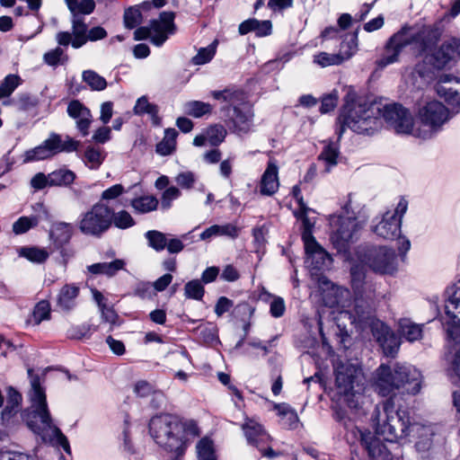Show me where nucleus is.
<instances>
[{
    "label": "nucleus",
    "mask_w": 460,
    "mask_h": 460,
    "mask_svg": "<svg viewBox=\"0 0 460 460\" xmlns=\"http://www.w3.org/2000/svg\"><path fill=\"white\" fill-rule=\"evenodd\" d=\"M305 263L313 275L328 268L332 263L331 255L316 242L305 243Z\"/></svg>",
    "instance_id": "23"
},
{
    "label": "nucleus",
    "mask_w": 460,
    "mask_h": 460,
    "mask_svg": "<svg viewBox=\"0 0 460 460\" xmlns=\"http://www.w3.org/2000/svg\"><path fill=\"white\" fill-rule=\"evenodd\" d=\"M396 254L385 246L367 249L360 253V261L370 270L379 274L393 275L397 270Z\"/></svg>",
    "instance_id": "15"
},
{
    "label": "nucleus",
    "mask_w": 460,
    "mask_h": 460,
    "mask_svg": "<svg viewBox=\"0 0 460 460\" xmlns=\"http://www.w3.org/2000/svg\"><path fill=\"white\" fill-rule=\"evenodd\" d=\"M349 295L348 288L332 285L330 289L323 292V302L330 308H344L348 305Z\"/></svg>",
    "instance_id": "30"
},
{
    "label": "nucleus",
    "mask_w": 460,
    "mask_h": 460,
    "mask_svg": "<svg viewBox=\"0 0 460 460\" xmlns=\"http://www.w3.org/2000/svg\"><path fill=\"white\" fill-rule=\"evenodd\" d=\"M145 237L148 242V245L156 252H161L166 247V234L160 231L149 230L145 234Z\"/></svg>",
    "instance_id": "53"
},
{
    "label": "nucleus",
    "mask_w": 460,
    "mask_h": 460,
    "mask_svg": "<svg viewBox=\"0 0 460 460\" xmlns=\"http://www.w3.org/2000/svg\"><path fill=\"white\" fill-rule=\"evenodd\" d=\"M456 284L448 287L445 292V315L442 317L446 330V347L444 354L445 370L450 382L458 385L460 382V320L458 305L460 296H457Z\"/></svg>",
    "instance_id": "2"
},
{
    "label": "nucleus",
    "mask_w": 460,
    "mask_h": 460,
    "mask_svg": "<svg viewBox=\"0 0 460 460\" xmlns=\"http://www.w3.org/2000/svg\"><path fill=\"white\" fill-rule=\"evenodd\" d=\"M366 264H353L350 269L351 288L354 292V308L350 311H341V318H348L352 325L364 327L373 322V310L376 302V288L371 282L366 281Z\"/></svg>",
    "instance_id": "6"
},
{
    "label": "nucleus",
    "mask_w": 460,
    "mask_h": 460,
    "mask_svg": "<svg viewBox=\"0 0 460 460\" xmlns=\"http://www.w3.org/2000/svg\"><path fill=\"white\" fill-rule=\"evenodd\" d=\"M79 142L69 136L62 137L57 133H51L43 143L34 148L27 150L23 155V162L31 163L48 159L58 153L74 152L77 149Z\"/></svg>",
    "instance_id": "13"
},
{
    "label": "nucleus",
    "mask_w": 460,
    "mask_h": 460,
    "mask_svg": "<svg viewBox=\"0 0 460 460\" xmlns=\"http://www.w3.org/2000/svg\"><path fill=\"white\" fill-rule=\"evenodd\" d=\"M272 25L270 21H259L252 18L240 23L238 31L240 35L254 32L257 37H265L271 33Z\"/></svg>",
    "instance_id": "32"
},
{
    "label": "nucleus",
    "mask_w": 460,
    "mask_h": 460,
    "mask_svg": "<svg viewBox=\"0 0 460 460\" xmlns=\"http://www.w3.org/2000/svg\"><path fill=\"white\" fill-rule=\"evenodd\" d=\"M40 220V215L21 217L13 224V232L15 234H22L30 229L36 227Z\"/></svg>",
    "instance_id": "46"
},
{
    "label": "nucleus",
    "mask_w": 460,
    "mask_h": 460,
    "mask_svg": "<svg viewBox=\"0 0 460 460\" xmlns=\"http://www.w3.org/2000/svg\"><path fill=\"white\" fill-rule=\"evenodd\" d=\"M104 155L96 147H87L84 152V163L92 170L98 169L104 160Z\"/></svg>",
    "instance_id": "55"
},
{
    "label": "nucleus",
    "mask_w": 460,
    "mask_h": 460,
    "mask_svg": "<svg viewBox=\"0 0 460 460\" xmlns=\"http://www.w3.org/2000/svg\"><path fill=\"white\" fill-rule=\"evenodd\" d=\"M125 266L123 260L116 259L111 262H99L87 267V270L92 274H103L108 277H112L118 271L122 270Z\"/></svg>",
    "instance_id": "38"
},
{
    "label": "nucleus",
    "mask_w": 460,
    "mask_h": 460,
    "mask_svg": "<svg viewBox=\"0 0 460 460\" xmlns=\"http://www.w3.org/2000/svg\"><path fill=\"white\" fill-rule=\"evenodd\" d=\"M18 254L34 263H42L49 258V254L45 248L36 246H23L19 248Z\"/></svg>",
    "instance_id": "42"
},
{
    "label": "nucleus",
    "mask_w": 460,
    "mask_h": 460,
    "mask_svg": "<svg viewBox=\"0 0 460 460\" xmlns=\"http://www.w3.org/2000/svg\"><path fill=\"white\" fill-rule=\"evenodd\" d=\"M133 295L141 299H152L155 296V292L151 283L139 282L136 285Z\"/></svg>",
    "instance_id": "64"
},
{
    "label": "nucleus",
    "mask_w": 460,
    "mask_h": 460,
    "mask_svg": "<svg viewBox=\"0 0 460 460\" xmlns=\"http://www.w3.org/2000/svg\"><path fill=\"white\" fill-rule=\"evenodd\" d=\"M335 384L339 394L351 409L358 408L364 391V376L359 367L346 362L335 367Z\"/></svg>",
    "instance_id": "9"
},
{
    "label": "nucleus",
    "mask_w": 460,
    "mask_h": 460,
    "mask_svg": "<svg viewBox=\"0 0 460 460\" xmlns=\"http://www.w3.org/2000/svg\"><path fill=\"white\" fill-rule=\"evenodd\" d=\"M44 62L53 67L58 65H64L67 62L68 57L65 54V50L60 47H57L46 52L43 56Z\"/></svg>",
    "instance_id": "52"
},
{
    "label": "nucleus",
    "mask_w": 460,
    "mask_h": 460,
    "mask_svg": "<svg viewBox=\"0 0 460 460\" xmlns=\"http://www.w3.org/2000/svg\"><path fill=\"white\" fill-rule=\"evenodd\" d=\"M450 119L449 110L440 102L431 101L421 106L413 122V137L429 139L437 135Z\"/></svg>",
    "instance_id": "10"
},
{
    "label": "nucleus",
    "mask_w": 460,
    "mask_h": 460,
    "mask_svg": "<svg viewBox=\"0 0 460 460\" xmlns=\"http://www.w3.org/2000/svg\"><path fill=\"white\" fill-rule=\"evenodd\" d=\"M184 111L186 114L194 118H200L212 111V106L208 102L200 101H190L184 104Z\"/></svg>",
    "instance_id": "48"
},
{
    "label": "nucleus",
    "mask_w": 460,
    "mask_h": 460,
    "mask_svg": "<svg viewBox=\"0 0 460 460\" xmlns=\"http://www.w3.org/2000/svg\"><path fill=\"white\" fill-rule=\"evenodd\" d=\"M211 96L217 101H222L228 103L226 109V112L236 106H243L248 103L246 93L234 86L227 87L222 91H212Z\"/></svg>",
    "instance_id": "27"
},
{
    "label": "nucleus",
    "mask_w": 460,
    "mask_h": 460,
    "mask_svg": "<svg viewBox=\"0 0 460 460\" xmlns=\"http://www.w3.org/2000/svg\"><path fill=\"white\" fill-rule=\"evenodd\" d=\"M411 433L417 435L418 440L415 443V447L418 452L426 453L431 448L434 436L432 427L416 423L412 426Z\"/></svg>",
    "instance_id": "34"
},
{
    "label": "nucleus",
    "mask_w": 460,
    "mask_h": 460,
    "mask_svg": "<svg viewBox=\"0 0 460 460\" xmlns=\"http://www.w3.org/2000/svg\"><path fill=\"white\" fill-rule=\"evenodd\" d=\"M133 112L137 116H143L146 114L150 117L154 126L161 125L162 119L158 115L159 107L155 103H151L146 96H141L137 100L133 108Z\"/></svg>",
    "instance_id": "33"
},
{
    "label": "nucleus",
    "mask_w": 460,
    "mask_h": 460,
    "mask_svg": "<svg viewBox=\"0 0 460 460\" xmlns=\"http://www.w3.org/2000/svg\"><path fill=\"white\" fill-rule=\"evenodd\" d=\"M22 402V395L13 387L7 390V401L4 409L2 411V420L4 421L9 420L13 413H16L19 410L20 403Z\"/></svg>",
    "instance_id": "41"
},
{
    "label": "nucleus",
    "mask_w": 460,
    "mask_h": 460,
    "mask_svg": "<svg viewBox=\"0 0 460 460\" xmlns=\"http://www.w3.org/2000/svg\"><path fill=\"white\" fill-rule=\"evenodd\" d=\"M82 77L92 91H102L107 87L106 79L93 70L84 71Z\"/></svg>",
    "instance_id": "50"
},
{
    "label": "nucleus",
    "mask_w": 460,
    "mask_h": 460,
    "mask_svg": "<svg viewBox=\"0 0 460 460\" xmlns=\"http://www.w3.org/2000/svg\"><path fill=\"white\" fill-rule=\"evenodd\" d=\"M421 28H429L438 32V37L430 49L425 53H418V57L423 58L424 62L436 69H442L445 67L455 55V49L452 44L445 43L440 48L437 49V44L441 36V31L438 26H422Z\"/></svg>",
    "instance_id": "18"
},
{
    "label": "nucleus",
    "mask_w": 460,
    "mask_h": 460,
    "mask_svg": "<svg viewBox=\"0 0 460 460\" xmlns=\"http://www.w3.org/2000/svg\"><path fill=\"white\" fill-rule=\"evenodd\" d=\"M110 206L96 202L88 210L80 214L77 226L80 232L87 236L100 238L111 228Z\"/></svg>",
    "instance_id": "11"
},
{
    "label": "nucleus",
    "mask_w": 460,
    "mask_h": 460,
    "mask_svg": "<svg viewBox=\"0 0 460 460\" xmlns=\"http://www.w3.org/2000/svg\"><path fill=\"white\" fill-rule=\"evenodd\" d=\"M421 381V374L414 367L396 364L392 370L382 364L375 372L373 387L381 396H388L395 391L416 394L420 390Z\"/></svg>",
    "instance_id": "7"
},
{
    "label": "nucleus",
    "mask_w": 460,
    "mask_h": 460,
    "mask_svg": "<svg viewBox=\"0 0 460 460\" xmlns=\"http://www.w3.org/2000/svg\"><path fill=\"white\" fill-rule=\"evenodd\" d=\"M240 228L232 223L225 225H213L205 229L199 235L200 240L209 241L214 237L226 236L232 239L239 235Z\"/></svg>",
    "instance_id": "31"
},
{
    "label": "nucleus",
    "mask_w": 460,
    "mask_h": 460,
    "mask_svg": "<svg viewBox=\"0 0 460 460\" xmlns=\"http://www.w3.org/2000/svg\"><path fill=\"white\" fill-rule=\"evenodd\" d=\"M142 14L138 8L130 7L124 13V24L128 29H134L141 23Z\"/></svg>",
    "instance_id": "62"
},
{
    "label": "nucleus",
    "mask_w": 460,
    "mask_h": 460,
    "mask_svg": "<svg viewBox=\"0 0 460 460\" xmlns=\"http://www.w3.org/2000/svg\"><path fill=\"white\" fill-rule=\"evenodd\" d=\"M125 192H127V190L122 184H114L102 192L99 202H103L110 206L111 201L116 200Z\"/></svg>",
    "instance_id": "59"
},
{
    "label": "nucleus",
    "mask_w": 460,
    "mask_h": 460,
    "mask_svg": "<svg viewBox=\"0 0 460 460\" xmlns=\"http://www.w3.org/2000/svg\"><path fill=\"white\" fill-rule=\"evenodd\" d=\"M204 287L198 279L189 281L184 288V293L187 298L200 300L204 296Z\"/></svg>",
    "instance_id": "61"
},
{
    "label": "nucleus",
    "mask_w": 460,
    "mask_h": 460,
    "mask_svg": "<svg viewBox=\"0 0 460 460\" xmlns=\"http://www.w3.org/2000/svg\"><path fill=\"white\" fill-rule=\"evenodd\" d=\"M173 12H163L158 19L152 20L149 26L137 28L134 32L136 40L150 39L156 47H161L176 31Z\"/></svg>",
    "instance_id": "12"
},
{
    "label": "nucleus",
    "mask_w": 460,
    "mask_h": 460,
    "mask_svg": "<svg viewBox=\"0 0 460 460\" xmlns=\"http://www.w3.org/2000/svg\"><path fill=\"white\" fill-rule=\"evenodd\" d=\"M410 412L405 410H394V404L388 399L375 406L371 422L378 436L390 443L406 439L416 422L411 420Z\"/></svg>",
    "instance_id": "8"
},
{
    "label": "nucleus",
    "mask_w": 460,
    "mask_h": 460,
    "mask_svg": "<svg viewBox=\"0 0 460 460\" xmlns=\"http://www.w3.org/2000/svg\"><path fill=\"white\" fill-rule=\"evenodd\" d=\"M74 234V226L70 223L58 221L51 225L49 239L57 248L68 243Z\"/></svg>",
    "instance_id": "29"
},
{
    "label": "nucleus",
    "mask_w": 460,
    "mask_h": 460,
    "mask_svg": "<svg viewBox=\"0 0 460 460\" xmlns=\"http://www.w3.org/2000/svg\"><path fill=\"white\" fill-rule=\"evenodd\" d=\"M80 288L75 284L64 285L57 296V307L58 310L68 313L77 305V297Z\"/></svg>",
    "instance_id": "28"
},
{
    "label": "nucleus",
    "mask_w": 460,
    "mask_h": 460,
    "mask_svg": "<svg viewBox=\"0 0 460 460\" xmlns=\"http://www.w3.org/2000/svg\"><path fill=\"white\" fill-rule=\"evenodd\" d=\"M241 428L244 433L247 442L250 445L256 447L263 456L273 458L277 454L272 448L269 447L264 449L261 447V444H266L270 436L266 433L261 424L257 422L253 419L245 417L244 422L241 425Z\"/></svg>",
    "instance_id": "21"
},
{
    "label": "nucleus",
    "mask_w": 460,
    "mask_h": 460,
    "mask_svg": "<svg viewBox=\"0 0 460 460\" xmlns=\"http://www.w3.org/2000/svg\"><path fill=\"white\" fill-rule=\"evenodd\" d=\"M279 187V167L274 161L270 160L266 170L261 175L260 193L264 196H271L278 191Z\"/></svg>",
    "instance_id": "26"
},
{
    "label": "nucleus",
    "mask_w": 460,
    "mask_h": 460,
    "mask_svg": "<svg viewBox=\"0 0 460 460\" xmlns=\"http://www.w3.org/2000/svg\"><path fill=\"white\" fill-rule=\"evenodd\" d=\"M226 134L225 127L219 124L209 127L206 131L208 141L212 146H217L223 143Z\"/></svg>",
    "instance_id": "57"
},
{
    "label": "nucleus",
    "mask_w": 460,
    "mask_h": 460,
    "mask_svg": "<svg viewBox=\"0 0 460 460\" xmlns=\"http://www.w3.org/2000/svg\"><path fill=\"white\" fill-rule=\"evenodd\" d=\"M181 196V191L178 188L172 186L167 188L161 197V207L163 209H169L172 202Z\"/></svg>",
    "instance_id": "63"
},
{
    "label": "nucleus",
    "mask_w": 460,
    "mask_h": 460,
    "mask_svg": "<svg viewBox=\"0 0 460 460\" xmlns=\"http://www.w3.org/2000/svg\"><path fill=\"white\" fill-rule=\"evenodd\" d=\"M82 15L72 13V32L59 31L57 33L56 40L59 46L67 47L71 44L74 49H79L87 43L88 26Z\"/></svg>",
    "instance_id": "19"
},
{
    "label": "nucleus",
    "mask_w": 460,
    "mask_h": 460,
    "mask_svg": "<svg viewBox=\"0 0 460 460\" xmlns=\"http://www.w3.org/2000/svg\"><path fill=\"white\" fill-rule=\"evenodd\" d=\"M28 374L31 377V390L29 399L31 402V412L25 416L27 426L35 434L45 438L47 433L57 439V442L67 453H71L69 442L61 430L53 423L52 418L47 403L45 388L41 386L40 377L32 375V370L29 369Z\"/></svg>",
    "instance_id": "3"
},
{
    "label": "nucleus",
    "mask_w": 460,
    "mask_h": 460,
    "mask_svg": "<svg viewBox=\"0 0 460 460\" xmlns=\"http://www.w3.org/2000/svg\"><path fill=\"white\" fill-rule=\"evenodd\" d=\"M177 136L174 128H166L164 138L156 145V153L164 156L172 155L176 147Z\"/></svg>",
    "instance_id": "40"
},
{
    "label": "nucleus",
    "mask_w": 460,
    "mask_h": 460,
    "mask_svg": "<svg viewBox=\"0 0 460 460\" xmlns=\"http://www.w3.org/2000/svg\"><path fill=\"white\" fill-rule=\"evenodd\" d=\"M422 326L411 322L410 319H400L398 322V332L410 342L420 340L422 336Z\"/></svg>",
    "instance_id": "36"
},
{
    "label": "nucleus",
    "mask_w": 460,
    "mask_h": 460,
    "mask_svg": "<svg viewBox=\"0 0 460 460\" xmlns=\"http://www.w3.org/2000/svg\"><path fill=\"white\" fill-rule=\"evenodd\" d=\"M66 112L75 121L76 128L81 135L88 136L93 121L91 111L79 100H72L67 105Z\"/></svg>",
    "instance_id": "25"
},
{
    "label": "nucleus",
    "mask_w": 460,
    "mask_h": 460,
    "mask_svg": "<svg viewBox=\"0 0 460 460\" xmlns=\"http://www.w3.org/2000/svg\"><path fill=\"white\" fill-rule=\"evenodd\" d=\"M199 460H217L213 441L203 438L197 445Z\"/></svg>",
    "instance_id": "56"
},
{
    "label": "nucleus",
    "mask_w": 460,
    "mask_h": 460,
    "mask_svg": "<svg viewBox=\"0 0 460 460\" xmlns=\"http://www.w3.org/2000/svg\"><path fill=\"white\" fill-rule=\"evenodd\" d=\"M354 326L362 330L367 326H371L373 328L374 336L382 347L385 355L387 357H394L397 353L400 347L398 337L386 324L382 322L376 321L374 315L372 323H368L364 327H359L358 325Z\"/></svg>",
    "instance_id": "22"
},
{
    "label": "nucleus",
    "mask_w": 460,
    "mask_h": 460,
    "mask_svg": "<svg viewBox=\"0 0 460 460\" xmlns=\"http://www.w3.org/2000/svg\"><path fill=\"white\" fill-rule=\"evenodd\" d=\"M135 214L145 215L155 211L159 206L158 199L154 195H141L130 200Z\"/></svg>",
    "instance_id": "35"
},
{
    "label": "nucleus",
    "mask_w": 460,
    "mask_h": 460,
    "mask_svg": "<svg viewBox=\"0 0 460 460\" xmlns=\"http://www.w3.org/2000/svg\"><path fill=\"white\" fill-rule=\"evenodd\" d=\"M380 109L381 102H367L363 97L356 98L354 93H348L342 113L339 117V138L341 137L345 126L358 134L371 135L377 131L382 126Z\"/></svg>",
    "instance_id": "4"
},
{
    "label": "nucleus",
    "mask_w": 460,
    "mask_h": 460,
    "mask_svg": "<svg viewBox=\"0 0 460 460\" xmlns=\"http://www.w3.org/2000/svg\"><path fill=\"white\" fill-rule=\"evenodd\" d=\"M50 304L47 300H41L34 306L31 322L38 325L42 321L49 320L50 318Z\"/></svg>",
    "instance_id": "54"
},
{
    "label": "nucleus",
    "mask_w": 460,
    "mask_h": 460,
    "mask_svg": "<svg viewBox=\"0 0 460 460\" xmlns=\"http://www.w3.org/2000/svg\"><path fill=\"white\" fill-rule=\"evenodd\" d=\"M274 409L281 418L282 425L288 429H296L299 424L296 411L288 403H275Z\"/></svg>",
    "instance_id": "37"
},
{
    "label": "nucleus",
    "mask_w": 460,
    "mask_h": 460,
    "mask_svg": "<svg viewBox=\"0 0 460 460\" xmlns=\"http://www.w3.org/2000/svg\"><path fill=\"white\" fill-rule=\"evenodd\" d=\"M149 433L154 440L165 450L182 456L190 440L199 435V427L192 420L161 413L155 415L149 421Z\"/></svg>",
    "instance_id": "1"
},
{
    "label": "nucleus",
    "mask_w": 460,
    "mask_h": 460,
    "mask_svg": "<svg viewBox=\"0 0 460 460\" xmlns=\"http://www.w3.org/2000/svg\"><path fill=\"white\" fill-rule=\"evenodd\" d=\"M76 179V174L66 168H59L49 173L50 187H68Z\"/></svg>",
    "instance_id": "39"
},
{
    "label": "nucleus",
    "mask_w": 460,
    "mask_h": 460,
    "mask_svg": "<svg viewBox=\"0 0 460 460\" xmlns=\"http://www.w3.org/2000/svg\"><path fill=\"white\" fill-rule=\"evenodd\" d=\"M407 208L408 201L404 198H402L394 211H386L383 215L382 219L374 226V233L387 240H393L395 237L400 236L402 218L406 213Z\"/></svg>",
    "instance_id": "17"
},
{
    "label": "nucleus",
    "mask_w": 460,
    "mask_h": 460,
    "mask_svg": "<svg viewBox=\"0 0 460 460\" xmlns=\"http://www.w3.org/2000/svg\"><path fill=\"white\" fill-rule=\"evenodd\" d=\"M334 419L340 422L344 429L347 430V433L345 435L348 441L351 439V442L354 443L356 439L358 438V433H357V429H359L357 428L352 420L345 416V413L343 411H336L334 414Z\"/></svg>",
    "instance_id": "51"
},
{
    "label": "nucleus",
    "mask_w": 460,
    "mask_h": 460,
    "mask_svg": "<svg viewBox=\"0 0 460 460\" xmlns=\"http://www.w3.org/2000/svg\"><path fill=\"white\" fill-rule=\"evenodd\" d=\"M262 298L270 305V314L274 318H280L285 314L286 304L281 296L266 293Z\"/></svg>",
    "instance_id": "47"
},
{
    "label": "nucleus",
    "mask_w": 460,
    "mask_h": 460,
    "mask_svg": "<svg viewBox=\"0 0 460 460\" xmlns=\"http://www.w3.org/2000/svg\"><path fill=\"white\" fill-rule=\"evenodd\" d=\"M382 119L397 134L413 136V118L408 109L398 103L382 104L380 109Z\"/></svg>",
    "instance_id": "16"
},
{
    "label": "nucleus",
    "mask_w": 460,
    "mask_h": 460,
    "mask_svg": "<svg viewBox=\"0 0 460 460\" xmlns=\"http://www.w3.org/2000/svg\"><path fill=\"white\" fill-rule=\"evenodd\" d=\"M438 32L429 28H420L403 26L394 33L386 42L382 56L376 59V65L383 69L385 66L398 61L402 49L411 46L413 52L425 53L434 44Z\"/></svg>",
    "instance_id": "5"
},
{
    "label": "nucleus",
    "mask_w": 460,
    "mask_h": 460,
    "mask_svg": "<svg viewBox=\"0 0 460 460\" xmlns=\"http://www.w3.org/2000/svg\"><path fill=\"white\" fill-rule=\"evenodd\" d=\"M217 40H214L206 48H200L196 56L192 58L194 65H205L208 63L215 56L217 51Z\"/></svg>",
    "instance_id": "58"
},
{
    "label": "nucleus",
    "mask_w": 460,
    "mask_h": 460,
    "mask_svg": "<svg viewBox=\"0 0 460 460\" xmlns=\"http://www.w3.org/2000/svg\"><path fill=\"white\" fill-rule=\"evenodd\" d=\"M338 155L339 148L337 145L330 143L323 147L319 158L323 160L328 167H332L337 164ZM327 171H329V168H327Z\"/></svg>",
    "instance_id": "60"
},
{
    "label": "nucleus",
    "mask_w": 460,
    "mask_h": 460,
    "mask_svg": "<svg viewBox=\"0 0 460 460\" xmlns=\"http://www.w3.org/2000/svg\"><path fill=\"white\" fill-rule=\"evenodd\" d=\"M331 241L338 252H345L354 240L363 224L356 217L347 216L332 217L331 219Z\"/></svg>",
    "instance_id": "14"
},
{
    "label": "nucleus",
    "mask_w": 460,
    "mask_h": 460,
    "mask_svg": "<svg viewBox=\"0 0 460 460\" xmlns=\"http://www.w3.org/2000/svg\"><path fill=\"white\" fill-rule=\"evenodd\" d=\"M313 63L322 68L331 66H340L343 63V58L338 53H328L324 51L318 52L313 56Z\"/></svg>",
    "instance_id": "45"
},
{
    "label": "nucleus",
    "mask_w": 460,
    "mask_h": 460,
    "mask_svg": "<svg viewBox=\"0 0 460 460\" xmlns=\"http://www.w3.org/2000/svg\"><path fill=\"white\" fill-rule=\"evenodd\" d=\"M358 51V31L347 34L341 43L339 54L343 58V62L352 58Z\"/></svg>",
    "instance_id": "43"
},
{
    "label": "nucleus",
    "mask_w": 460,
    "mask_h": 460,
    "mask_svg": "<svg viewBox=\"0 0 460 460\" xmlns=\"http://www.w3.org/2000/svg\"><path fill=\"white\" fill-rule=\"evenodd\" d=\"M111 211V226L114 225L117 228L119 229H128L136 225V221L129 212L127 210H119L115 212L114 209L110 207Z\"/></svg>",
    "instance_id": "44"
},
{
    "label": "nucleus",
    "mask_w": 460,
    "mask_h": 460,
    "mask_svg": "<svg viewBox=\"0 0 460 460\" xmlns=\"http://www.w3.org/2000/svg\"><path fill=\"white\" fill-rule=\"evenodd\" d=\"M358 438L357 440L367 451L369 457L372 460H395L391 453V450L371 432L362 429H357Z\"/></svg>",
    "instance_id": "24"
},
{
    "label": "nucleus",
    "mask_w": 460,
    "mask_h": 460,
    "mask_svg": "<svg viewBox=\"0 0 460 460\" xmlns=\"http://www.w3.org/2000/svg\"><path fill=\"white\" fill-rule=\"evenodd\" d=\"M71 13L91 14L95 8L93 0H65Z\"/></svg>",
    "instance_id": "49"
},
{
    "label": "nucleus",
    "mask_w": 460,
    "mask_h": 460,
    "mask_svg": "<svg viewBox=\"0 0 460 460\" xmlns=\"http://www.w3.org/2000/svg\"><path fill=\"white\" fill-rule=\"evenodd\" d=\"M228 126L230 129L239 135H245L252 131L253 127V111L248 103L243 106H236L226 112Z\"/></svg>",
    "instance_id": "20"
}]
</instances>
